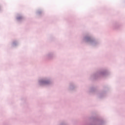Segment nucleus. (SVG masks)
Here are the masks:
<instances>
[{
  "label": "nucleus",
  "mask_w": 125,
  "mask_h": 125,
  "mask_svg": "<svg viewBox=\"0 0 125 125\" xmlns=\"http://www.w3.org/2000/svg\"><path fill=\"white\" fill-rule=\"evenodd\" d=\"M22 19V17H18V18H17V19H18V20H20V19Z\"/></svg>",
  "instance_id": "nucleus-1"
}]
</instances>
